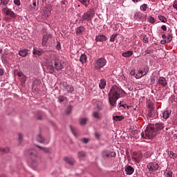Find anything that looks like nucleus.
<instances>
[{"mask_svg":"<svg viewBox=\"0 0 177 177\" xmlns=\"http://www.w3.org/2000/svg\"><path fill=\"white\" fill-rule=\"evenodd\" d=\"M52 10H53V7L50 4L42 7L41 13L45 19H48L52 15Z\"/></svg>","mask_w":177,"mask_h":177,"instance_id":"0eeeda50","label":"nucleus"},{"mask_svg":"<svg viewBox=\"0 0 177 177\" xmlns=\"http://www.w3.org/2000/svg\"><path fill=\"white\" fill-rule=\"evenodd\" d=\"M156 135V133L154 131V129H153V127L151 126L147 127L145 131L141 133V138H142L143 139H146L147 140H150L153 139V138H154Z\"/></svg>","mask_w":177,"mask_h":177,"instance_id":"20e7f679","label":"nucleus"},{"mask_svg":"<svg viewBox=\"0 0 177 177\" xmlns=\"http://www.w3.org/2000/svg\"><path fill=\"white\" fill-rule=\"evenodd\" d=\"M0 151H2V153H9L10 149L8 147L4 148V149H1L0 148Z\"/></svg>","mask_w":177,"mask_h":177,"instance_id":"09e8293b","label":"nucleus"},{"mask_svg":"<svg viewBox=\"0 0 177 177\" xmlns=\"http://www.w3.org/2000/svg\"><path fill=\"white\" fill-rule=\"evenodd\" d=\"M147 167L151 172H156L160 168V165L156 162H151L147 165Z\"/></svg>","mask_w":177,"mask_h":177,"instance_id":"6e6552de","label":"nucleus"},{"mask_svg":"<svg viewBox=\"0 0 177 177\" xmlns=\"http://www.w3.org/2000/svg\"><path fill=\"white\" fill-rule=\"evenodd\" d=\"M147 4L144 3L140 6V10H142V12H146L147 10Z\"/></svg>","mask_w":177,"mask_h":177,"instance_id":"79ce46f5","label":"nucleus"},{"mask_svg":"<svg viewBox=\"0 0 177 177\" xmlns=\"http://www.w3.org/2000/svg\"><path fill=\"white\" fill-rule=\"evenodd\" d=\"M70 129H71V132L73 133V134L74 135V136H75L77 138V134L75 133V131H74V129L73 128L72 126H70Z\"/></svg>","mask_w":177,"mask_h":177,"instance_id":"4d7b16f0","label":"nucleus"},{"mask_svg":"<svg viewBox=\"0 0 177 177\" xmlns=\"http://www.w3.org/2000/svg\"><path fill=\"white\" fill-rule=\"evenodd\" d=\"M133 55V50H127L124 53H122V57H131Z\"/></svg>","mask_w":177,"mask_h":177,"instance_id":"4be33fe9","label":"nucleus"},{"mask_svg":"<svg viewBox=\"0 0 177 177\" xmlns=\"http://www.w3.org/2000/svg\"><path fill=\"white\" fill-rule=\"evenodd\" d=\"M95 136L97 139H99V138H100V135L98 133H95Z\"/></svg>","mask_w":177,"mask_h":177,"instance_id":"69168bd1","label":"nucleus"},{"mask_svg":"<svg viewBox=\"0 0 177 177\" xmlns=\"http://www.w3.org/2000/svg\"><path fill=\"white\" fill-rule=\"evenodd\" d=\"M172 41V35H168L167 38L166 39L167 44H169Z\"/></svg>","mask_w":177,"mask_h":177,"instance_id":"49530a36","label":"nucleus"},{"mask_svg":"<svg viewBox=\"0 0 177 177\" xmlns=\"http://www.w3.org/2000/svg\"><path fill=\"white\" fill-rule=\"evenodd\" d=\"M0 75H3V69L0 68Z\"/></svg>","mask_w":177,"mask_h":177,"instance_id":"338daca9","label":"nucleus"},{"mask_svg":"<svg viewBox=\"0 0 177 177\" xmlns=\"http://www.w3.org/2000/svg\"><path fill=\"white\" fill-rule=\"evenodd\" d=\"M152 53L151 50H147L145 51L146 55H150V53Z\"/></svg>","mask_w":177,"mask_h":177,"instance_id":"e2e57ef3","label":"nucleus"},{"mask_svg":"<svg viewBox=\"0 0 177 177\" xmlns=\"http://www.w3.org/2000/svg\"><path fill=\"white\" fill-rule=\"evenodd\" d=\"M147 107L149 108V111L154 110V104L151 102H148Z\"/></svg>","mask_w":177,"mask_h":177,"instance_id":"58836bf2","label":"nucleus"},{"mask_svg":"<svg viewBox=\"0 0 177 177\" xmlns=\"http://www.w3.org/2000/svg\"><path fill=\"white\" fill-rule=\"evenodd\" d=\"M161 30H162V31H167V26L165 25H162L161 26Z\"/></svg>","mask_w":177,"mask_h":177,"instance_id":"bf43d9fd","label":"nucleus"},{"mask_svg":"<svg viewBox=\"0 0 177 177\" xmlns=\"http://www.w3.org/2000/svg\"><path fill=\"white\" fill-rule=\"evenodd\" d=\"M10 0H0V9L3 16H9L12 19H16L17 14L15 13L12 9L8 7V5H10Z\"/></svg>","mask_w":177,"mask_h":177,"instance_id":"7ed1b4c3","label":"nucleus"},{"mask_svg":"<svg viewBox=\"0 0 177 177\" xmlns=\"http://www.w3.org/2000/svg\"><path fill=\"white\" fill-rule=\"evenodd\" d=\"M125 91L117 86H113L109 93V102L112 107L117 106V100L125 96Z\"/></svg>","mask_w":177,"mask_h":177,"instance_id":"f03ea898","label":"nucleus"},{"mask_svg":"<svg viewBox=\"0 0 177 177\" xmlns=\"http://www.w3.org/2000/svg\"><path fill=\"white\" fill-rule=\"evenodd\" d=\"M121 102L118 104V107H123L124 109H129V106L127 104H121Z\"/></svg>","mask_w":177,"mask_h":177,"instance_id":"8fccbe9b","label":"nucleus"},{"mask_svg":"<svg viewBox=\"0 0 177 177\" xmlns=\"http://www.w3.org/2000/svg\"><path fill=\"white\" fill-rule=\"evenodd\" d=\"M165 176L172 177V170L171 169H167L165 171Z\"/></svg>","mask_w":177,"mask_h":177,"instance_id":"c756f323","label":"nucleus"},{"mask_svg":"<svg viewBox=\"0 0 177 177\" xmlns=\"http://www.w3.org/2000/svg\"><path fill=\"white\" fill-rule=\"evenodd\" d=\"M64 161H66V162L70 165H74V159L73 158H65Z\"/></svg>","mask_w":177,"mask_h":177,"instance_id":"2f4dec72","label":"nucleus"},{"mask_svg":"<svg viewBox=\"0 0 177 177\" xmlns=\"http://www.w3.org/2000/svg\"><path fill=\"white\" fill-rule=\"evenodd\" d=\"M148 117H149V118H153L154 120H156V118L158 117V115L156 111H154V110H152V111H149Z\"/></svg>","mask_w":177,"mask_h":177,"instance_id":"6ab92c4d","label":"nucleus"},{"mask_svg":"<svg viewBox=\"0 0 177 177\" xmlns=\"http://www.w3.org/2000/svg\"><path fill=\"white\" fill-rule=\"evenodd\" d=\"M113 120L114 121H122V120H124V117L123 116H119V115H115L113 117Z\"/></svg>","mask_w":177,"mask_h":177,"instance_id":"c9c22d12","label":"nucleus"},{"mask_svg":"<svg viewBox=\"0 0 177 177\" xmlns=\"http://www.w3.org/2000/svg\"><path fill=\"white\" fill-rule=\"evenodd\" d=\"M71 110H73L72 106H68L66 108L65 113L66 114L68 115L71 113Z\"/></svg>","mask_w":177,"mask_h":177,"instance_id":"ea45409f","label":"nucleus"},{"mask_svg":"<svg viewBox=\"0 0 177 177\" xmlns=\"http://www.w3.org/2000/svg\"><path fill=\"white\" fill-rule=\"evenodd\" d=\"M80 141H82V143H84L85 145H86V143H88L89 142V139H88V138H82L80 140Z\"/></svg>","mask_w":177,"mask_h":177,"instance_id":"603ef678","label":"nucleus"},{"mask_svg":"<svg viewBox=\"0 0 177 177\" xmlns=\"http://www.w3.org/2000/svg\"><path fill=\"white\" fill-rule=\"evenodd\" d=\"M96 42H104L107 41V37L104 35H98L95 36Z\"/></svg>","mask_w":177,"mask_h":177,"instance_id":"2eb2a0df","label":"nucleus"},{"mask_svg":"<svg viewBox=\"0 0 177 177\" xmlns=\"http://www.w3.org/2000/svg\"><path fill=\"white\" fill-rule=\"evenodd\" d=\"M118 34H113L110 37L109 41L110 42H114L115 41V38H117Z\"/></svg>","mask_w":177,"mask_h":177,"instance_id":"c03bdc74","label":"nucleus"},{"mask_svg":"<svg viewBox=\"0 0 177 177\" xmlns=\"http://www.w3.org/2000/svg\"><path fill=\"white\" fill-rule=\"evenodd\" d=\"M37 2H38V0H33L32 5L30 6V8H32L33 10H35V9H37Z\"/></svg>","mask_w":177,"mask_h":177,"instance_id":"37998d69","label":"nucleus"},{"mask_svg":"<svg viewBox=\"0 0 177 177\" xmlns=\"http://www.w3.org/2000/svg\"><path fill=\"white\" fill-rule=\"evenodd\" d=\"M169 115H171V111H165L162 113V117H163L164 120H168V118H169Z\"/></svg>","mask_w":177,"mask_h":177,"instance_id":"cd10ccee","label":"nucleus"},{"mask_svg":"<svg viewBox=\"0 0 177 177\" xmlns=\"http://www.w3.org/2000/svg\"><path fill=\"white\" fill-rule=\"evenodd\" d=\"M62 86H64L65 91H67L68 93H73L74 92V87L68 85L66 82H62Z\"/></svg>","mask_w":177,"mask_h":177,"instance_id":"f8f14e48","label":"nucleus"},{"mask_svg":"<svg viewBox=\"0 0 177 177\" xmlns=\"http://www.w3.org/2000/svg\"><path fill=\"white\" fill-rule=\"evenodd\" d=\"M143 42H144V44L149 43V38H147V35L143 36Z\"/></svg>","mask_w":177,"mask_h":177,"instance_id":"3c124183","label":"nucleus"},{"mask_svg":"<svg viewBox=\"0 0 177 177\" xmlns=\"http://www.w3.org/2000/svg\"><path fill=\"white\" fill-rule=\"evenodd\" d=\"M1 61L3 63H8V60L6 59V55H2L1 56Z\"/></svg>","mask_w":177,"mask_h":177,"instance_id":"864d4df0","label":"nucleus"},{"mask_svg":"<svg viewBox=\"0 0 177 177\" xmlns=\"http://www.w3.org/2000/svg\"><path fill=\"white\" fill-rule=\"evenodd\" d=\"M106 85H107V82L106 81V79H101L99 83V88L100 89H104V88H106Z\"/></svg>","mask_w":177,"mask_h":177,"instance_id":"a211bd4d","label":"nucleus"},{"mask_svg":"<svg viewBox=\"0 0 177 177\" xmlns=\"http://www.w3.org/2000/svg\"><path fill=\"white\" fill-rule=\"evenodd\" d=\"M37 147L44 151V153H49L50 151V149L49 148H45V147H41L39 145H36Z\"/></svg>","mask_w":177,"mask_h":177,"instance_id":"4c0bfd02","label":"nucleus"},{"mask_svg":"<svg viewBox=\"0 0 177 177\" xmlns=\"http://www.w3.org/2000/svg\"><path fill=\"white\" fill-rule=\"evenodd\" d=\"M160 21H161L162 23H167V18L163 16V15H158V16Z\"/></svg>","mask_w":177,"mask_h":177,"instance_id":"f704fd0d","label":"nucleus"},{"mask_svg":"<svg viewBox=\"0 0 177 177\" xmlns=\"http://www.w3.org/2000/svg\"><path fill=\"white\" fill-rule=\"evenodd\" d=\"M86 55L85 54H82L80 57V63H82V64H84V63H86Z\"/></svg>","mask_w":177,"mask_h":177,"instance_id":"bb28decb","label":"nucleus"},{"mask_svg":"<svg viewBox=\"0 0 177 177\" xmlns=\"http://www.w3.org/2000/svg\"><path fill=\"white\" fill-rule=\"evenodd\" d=\"M147 21H149V23H151V24H154V23H156V19H154V17L149 16L147 18Z\"/></svg>","mask_w":177,"mask_h":177,"instance_id":"e433bc0d","label":"nucleus"},{"mask_svg":"<svg viewBox=\"0 0 177 177\" xmlns=\"http://www.w3.org/2000/svg\"><path fill=\"white\" fill-rule=\"evenodd\" d=\"M88 121V118H82L80 120V125H86V122Z\"/></svg>","mask_w":177,"mask_h":177,"instance_id":"72a5a7b5","label":"nucleus"},{"mask_svg":"<svg viewBox=\"0 0 177 177\" xmlns=\"http://www.w3.org/2000/svg\"><path fill=\"white\" fill-rule=\"evenodd\" d=\"M47 68L49 70L50 74H53V73H56L55 71H60L64 68V66L62 64V62L59 58L58 55L55 54H51L46 59Z\"/></svg>","mask_w":177,"mask_h":177,"instance_id":"f257e3e1","label":"nucleus"},{"mask_svg":"<svg viewBox=\"0 0 177 177\" xmlns=\"http://www.w3.org/2000/svg\"><path fill=\"white\" fill-rule=\"evenodd\" d=\"M79 2H81L82 5L86 6V8H88V6L89 5L91 0H78Z\"/></svg>","mask_w":177,"mask_h":177,"instance_id":"473e14b6","label":"nucleus"},{"mask_svg":"<svg viewBox=\"0 0 177 177\" xmlns=\"http://www.w3.org/2000/svg\"><path fill=\"white\" fill-rule=\"evenodd\" d=\"M151 127L153 128L155 133H157V132H160V131H162V129H164V123L156 122Z\"/></svg>","mask_w":177,"mask_h":177,"instance_id":"1a4fd4ad","label":"nucleus"},{"mask_svg":"<svg viewBox=\"0 0 177 177\" xmlns=\"http://www.w3.org/2000/svg\"><path fill=\"white\" fill-rule=\"evenodd\" d=\"M142 77H143V76H142V73H140V71L138 70V72L135 75V78H136L137 80H139V79L142 78Z\"/></svg>","mask_w":177,"mask_h":177,"instance_id":"a18cd8bd","label":"nucleus"},{"mask_svg":"<svg viewBox=\"0 0 177 177\" xmlns=\"http://www.w3.org/2000/svg\"><path fill=\"white\" fill-rule=\"evenodd\" d=\"M23 140V134L21 133H18V141L19 143H21V141Z\"/></svg>","mask_w":177,"mask_h":177,"instance_id":"de8ad7c7","label":"nucleus"},{"mask_svg":"<svg viewBox=\"0 0 177 177\" xmlns=\"http://www.w3.org/2000/svg\"><path fill=\"white\" fill-rule=\"evenodd\" d=\"M85 156H86V153H85V151H80L77 153V157L78 158H80V160H82V158L85 157Z\"/></svg>","mask_w":177,"mask_h":177,"instance_id":"7c9ffc66","label":"nucleus"},{"mask_svg":"<svg viewBox=\"0 0 177 177\" xmlns=\"http://www.w3.org/2000/svg\"><path fill=\"white\" fill-rule=\"evenodd\" d=\"M168 156H169L170 158H173L175 160V158H177V153L176 152H174L173 151H169L167 152Z\"/></svg>","mask_w":177,"mask_h":177,"instance_id":"5701e85b","label":"nucleus"},{"mask_svg":"<svg viewBox=\"0 0 177 177\" xmlns=\"http://www.w3.org/2000/svg\"><path fill=\"white\" fill-rule=\"evenodd\" d=\"M36 140L37 142H39V143H44V145H48V143H49V140L46 141L45 138H44L42 137V136H41V134H39L37 138H36Z\"/></svg>","mask_w":177,"mask_h":177,"instance_id":"f3484780","label":"nucleus"},{"mask_svg":"<svg viewBox=\"0 0 177 177\" xmlns=\"http://www.w3.org/2000/svg\"><path fill=\"white\" fill-rule=\"evenodd\" d=\"M139 71L141 73V75H142V77H145V75H146V74L149 73V68L147 66H145L143 70L140 69Z\"/></svg>","mask_w":177,"mask_h":177,"instance_id":"a878e982","label":"nucleus"},{"mask_svg":"<svg viewBox=\"0 0 177 177\" xmlns=\"http://www.w3.org/2000/svg\"><path fill=\"white\" fill-rule=\"evenodd\" d=\"M107 64V59L106 58L102 57L95 60L93 63L94 69L100 71L103 67H105Z\"/></svg>","mask_w":177,"mask_h":177,"instance_id":"39448f33","label":"nucleus"},{"mask_svg":"<svg viewBox=\"0 0 177 177\" xmlns=\"http://www.w3.org/2000/svg\"><path fill=\"white\" fill-rule=\"evenodd\" d=\"M124 171L126 172V175L131 176L132 174H133V172H135V169H133V167H132L131 165H127L125 166Z\"/></svg>","mask_w":177,"mask_h":177,"instance_id":"4468645a","label":"nucleus"},{"mask_svg":"<svg viewBox=\"0 0 177 177\" xmlns=\"http://www.w3.org/2000/svg\"><path fill=\"white\" fill-rule=\"evenodd\" d=\"M14 3L15 5H17V6H20V5H21L20 0H14Z\"/></svg>","mask_w":177,"mask_h":177,"instance_id":"5fc2aeb1","label":"nucleus"},{"mask_svg":"<svg viewBox=\"0 0 177 177\" xmlns=\"http://www.w3.org/2000/svg\"><path fill=\"white\" fill-rule=\"evenodd\" d=\"M26 156H29L32 160V162H36L37 161V152L34 149H30L26 153Z\"/></svg>","mask_w":177,"mask_h":177,"instance_id":"9d476101","label":"nucleus"},{"mask_svg":"<svg viewBox=\"0 0 177 177\" xmlns=\"http://www.w3.org/2000/svg\"><path fill=\"white\" fill-rule=\"evenodd\" d=\"M93 117L94 118H96L97 120L102 119V115H100V113L99 111H96L93 113Z\"/></svg>","mask_w":177,"mask_h":177,"instance_id":"393cba45","label":"nucleus"},{"mask_svg":"<svg viewBox=\"0 0 177 177\" xmlns=\"http://www.w3.org/2000/svg\"><path fill=\"white\" fill-rule=\"evenodd\" d=\"M56 48L57 49V50H60V49H61V47H60V42H58V43L57 44Z\"/></svg>","mask_w":177,"mask_h":177,"instance_id":"052dcab7","label":"nucleus"},{"mask_svg":"<svg viewBox=\"0 0 177 177\" xmlns=\"http://www.w3.org/2000/svg\"><path fill=\"white\" fill-rule=\"evenodd\" d=\"M19 56H21V57H26L27 55H28V49H22L19 51Z\"/></svg>","mask_w":177,"mask_h":177,"instance_id":"412c9836","label":"nucleus"},{"mask_svg":"<svg viewBox=\"0 0 177 177\" xmlns=\"http://www.w3.org/2000/svg\"><path fill=\"white\" fill-rule=\"evenodd\" d=\"M105 157H116L117 153L114 151H104L103 153Z\"/></svg>","mask_w":177,"mask_h":177,"instance_id":"aec40b11","label":"nucleus"},{"mask_svg":"<svg viewBox=\"0 0 177 177\" xmlns=\"http://www.w3.org/2000/svg\"><path fill=\"white\" fill-rule=\"evenodd\" d=\"M174 9H177V0H175L173 4Z\"/></svg>","mask_w":177,"mask_h":177,"instance_id":"13d9d810","label":"nucleus"},{"mask_svg":"<svg viewBox=\"0 0 177 177\" xmlns=\"http://www.w3.org/2000/svg\"><path fill=\"white\" fill-rule=\"evenodd\" d=\"M133 3H138V2H142V0H131Z\"/></svg>","mask_w":177,"mask_h":177,"instance_id":"0e129e2a","label":"nucleus"},{"mask_svg":"<svg viewBox=\"0 0 177 177\" xmlns=\"http://www.w3.org/2000/svg\"><path fill=\"white\" fill-rule=\"evenodd\" d=\"M21 81H22V82H26V81H27V77H26V75H22V76H21Z\"/></svg>","mask_w":177,"mask_h":177,"instance_id":"6e6d98bb","label":"nucleus"},{"mask_svg":"<svg viewBox=\"0 0 177 177\" xmlns=\"http://www.w3.org/2000/svg\"><path fill=\"white\" fill-rule=\"evenodd\" d=\"M85 32V28L84 26H79L75 29L76 35L80 37L82 35V32Z\"/></svg>","mask_w":177,"mask_h":177,"instance_id":"dca6fc26","label":"nucleus"},{"mask_svg":"<svg viewBox=\"0 0 177 177\" xmlns=\"http://www.w3.org/2000/svg\"><path fill=\"white\" fill-rule=\"evenodd\" d=\"M58 100L59 103H62L63 102H65V100H67V97H64V95H60L58 97Z\"/></svg>","mask_w":177,"mask_h":177,"instance_id":"a19ab883","label":"nucleus"},{"mask_svg":"<svg viewBox=\"0 0 177 177\" xmlns=\"http://www.w3.org/2000/svg\"><path fill=\"white\" fill-rule=\"evenodd\" d=\"M142 17H143V14L140 13V12H136L134 15V19L135 20H138V21H139V20H140L142 19Z\"/></svg>","mask_w":177,"mask_h":177,"instance_id":"c85d7f7f","label":"nucleus"},{"mask_svg":"<svg viewBox=\"0 0 177 177\" xmlns=\"http://www.w3.org/2000/svg\"><path fill=\"white\" fill-rule=\"evenodd\" d=\"M130 75H131V76H135V75H136V73H135V70L131 71Z\"/></svg>","mask_w":177,"mask_h":177,"instance_id":"680f3d73","label":"nucleus"},{"mask_svg":"<svg viewBox=\"0 0 177 177\" xmlns=\"http://www.w3.org/2000/svg\"><path fill=\"white\" fill-rule=\"evenodd\" d=\"M49 38H52V35L46 34L43 36V38H42V40H41L42 46H47L48 41L49 40Z\"/></svg>","mask_w":177,"mask_h":177,"instance_id":"9b49d317","label":"nucleus"},{"mask_svg":"<svg viewBox=\"0 0 177 177\" xmlns=\"http://www.w3.org/2000/svg\"><path fill=\"white\" fill-rule=\"evenodd\" d=\"M95 9L90 8L87 12H84L82 17V21H92V19L95 17Z\"/></svg>","mask_w":177,"mask_h":177,"instance_id":"423d86ee","label":"nucleus"},{"mask_svg":"<svg viewBox=\"0 0 177 177\" xmlns=\"http://www.w3.org/2000/svg\"><path fill=\"white\" fill-rule=\"evenodd\" d=\"M162 38L163 39H165L167 38V35H162Z\"/></svg>","mask_w":177,"mask_h":177,"instance_id":"774afa93","label":"nucleus"},{"mask_svg":"<svg viewBox=\"0 0 177 177\" xmlns=\"http://www.w3.org/2000/svg\"><path fill=\"white\" fill-rule=\"evenodd\" d=\"M158 84L160 86H162V88H165L167 85H168V82H167V79L164 77H160L158 79Z\"/></svg>","mask_w":177,"mask_h":177,"instance_id":"ddd939ff","label":"nucleus"},{"mask_svg":"<svg viewBox=\"0 0 177 177\" xmlns=\"http://www.w3.org/2000/svg\"><path fill=\"white\" fill-rule=\"evenodd\" d=\"M32 53H33V55H37V56H41V55H42V53H44V50L34 48Z\"/></svg>","mask_w":177,"mask_h":177,"instance_id":"b1692460","label":"nucleus"}]
</instances>
